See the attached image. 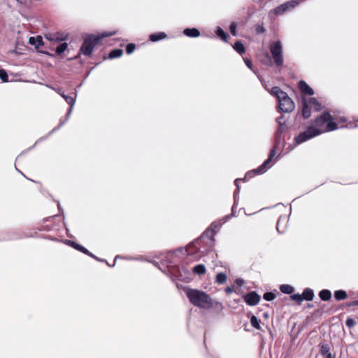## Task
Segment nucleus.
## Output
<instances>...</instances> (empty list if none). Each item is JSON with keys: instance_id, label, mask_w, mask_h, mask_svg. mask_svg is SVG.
Segmentation results:
<instances>
[{"instance_id": "nucleus-1", "label": "nucleus", "mask_w": 358, "mask_h": 358, "mask_svg": "<svg viewBox=\"0 0 358 358\" xmlns=\"http://www.w3.org/2000/svg\"><path fill=\"white\" fill-rule=\"evenodd\" d=\"M338 128V124L333 121V117L329 112H324L317 117L315 120L313 125L300 133L296 138V144H301L306 141L318 136L322 133L334 131Z\"/></svg>"}, {"instance_id": "nucleus-2", "label": "nucleus", "mask_w": 358, "mask_h": 358, "mask_svg": "<svg viewBox=\"0 0 358 358\" xmlns=\"http://www.w3.org/2000/svg\"><path fill=\"white\" fill-rule=\"evenodd\" d=\"M185 292L190 303L195 306L203 309L215 308L222 310L223 308L222 303L218 301L214 302L211 297L203 291L187 288L185 289Z\"/></svg>"}, {"instance_id": "nucleus-3", "label": "nucleus", "mask_w": 358, "mask_h": 358, "mask_svg": "<svg viewBox=\"0 0 358 358\" xmlns=\"http://www.w3.org/2000/svg\"><path fill=\"white\" fill-rule=\"evenodd\" d=\"M270 93L277 98L279 108L282 112L289 113L294 110L295 108L294 103L286 92L281 90L278 87H273Z\"/></svg>"}, {"instance_id": "nucleus-4", "label": "nucleus", "mask_w": 358, "mask_h": 358, "mask_svg": "<svg viewBox=\"0 0 358 358\" xmlns=\"http://www.w3.org/2000/svg\"><path fill=\"white\" fill-rule=\"evenodd\" d=\"M115 33H103L101 34V36L92 35L86 38L80 48V52L85 55H90L93 51L94 46L101 38L112 36Z\"/></svg>"}, {"instance_id": "nucleus-5", "label": "nucleus", "mask_w": 358, "mask_h": 358, "mask_svg": "<svg viewBox=\"0 0 358 358\" xmlns=\"http://www.w3.org/2000/svg\"><path fill=\"white\" fill-rule=\"evenodd\" d=\"M270 51L275 64L281 66L283 64L282 46L280 41L273 42L270 45Z\"/></svg>"}, {"instance_id": "nucleus-6", "label": "nucleus", "mask_w": 358, "mask_h": 358, "mask_svg": "<svg viewBox=\"0 0 358 358\" xmlns=\"http://www.w3.org/2000/svg\"><path fill=\"white\" fill-rule=\"evenodd\" d=\"M306 1V0H290L278 6L273 10H271L270 13H273L275 15L277 16L282 15L285 12L295 8L296 6Z\"/></svg>"}, {"instance_id": "nucleus-7", "label": "nucleus", "mask_w": 358, "mask_h": 358, "mask_svg": "<svg viewBox=\"0 0 358 358\" xmlns=\"http://www.w3.org/2000/svg\"><path fill=\"white\" fill-rule=\"evenodd\" d=\"M69 35L66 33H48L45 35V39L49 41L60 42L68 39Z\"/></svg>"}, {"instance_id": "nucleus-8", "label": "nucleus", "mask_w": 358, "mask_h": 358, "mask_svg": "<svg viewBox=\"0 0 358 358\" xmlns=\"http://www.w3.org/2000/svg\"><path fill=\"white\" fill-rule=\"evenodd\" d=\"M244 299L249 306H255L259 302L260 296L255 292H251L244 296Z\"/></svg>"}, {"instance_id": "nucleus-9", "label": "nucleus", "mask_w": 358, "mask_h": 358, "mask_svg": "<svg viewBox=\"0 0 358 358\" xmlns=\"http://www.w3.org/2000/svg\"><path fill=\"white\" fill-rule=\"evenodd\" d=\"M275 155V150L274 149L271 150L268 158L264 162V164L259 166L257 169L255 170V171L258 173H264L266 169L271 166L269 165L271 159Z\"/></svg>"}, {"instance_id": "nucleus-10", "label": "nucleus", "mask_w": 358, "mask_h": 358, "mask_svg": "<svg viewBox=\"0 0 358 358\" xmlns=\"http://www.w3.org/2000/svg\"><path fill=\"white\" fill-rule=\"evenodd\" d=\"M299 87L302 92L306 94L313 95L314 94L313 90L303 80L299 83Z\"/></svg>"}, {"instance_id": "nucleus-11", "label": "nucleus", "mask_w": 358, "mask_h": 358, "mask_svg": "<svg viewBox=\"0 0 358 358\" xmlns=\"http://www.w3.org/2000/svg\"><path fill=\"white\" fill-rule=\"evenodd\" d=\"M305 100L308 103L310 108H311L312 110L315 111L321 110L320 103L315 98H308Z\"/></svg>"}, {"instance_id": "nucleus-12", "label": "nucleus", "mask_w": 358, "mask_h": 358, "mask_svg": "<svg viewBox=\"0 0 358 358\" xmlns=\"http://www.w3.org/2000/svg\"><path fill=\"white\" fill-rule=\"evenodd\" d=\"M29 43L31 45H34L36 48H39L43 45V38L41 36H38L37 37H30Z\"/></svg>"}, {"instance_id": "nucleus-13", "label": "nucleus", "mask_w": 358, "mask_h": 358, "mask_svg": "<svg viewBox=\"0 0 358 358\" xmlns=\"http://www.w3.org/2000/svg\"><path fill=\"white\" fill-rule=\"evenodd\" d=\"M311 108H310L308 103L306 101L303 100V108H302V115L304 118H308L311 115Z\"/></svg>"}, {"instance_id": "nucleus-14", "label": "nucleus", "mask_w": 358, "mask_h": 358, "mask_svg": "<svg viewBox=\"0 0 358 358\" xmlns=\"http://www.w3.org/2000/svg\"><path fill=\"white\" fill-rule=\"evenodd\" d=\"M184 34L189 37H198L200 35L199 31L196 28L185 29Z\"/></svg>"}, {"instance_id": "nucleus-15", "label": "nucleus", "mask_w": 358, "mask_h": 358, "mask_svg": "<svg viewBox=\"0 0 358 358\" xmlns=\"http://www.w3.org/2000/svg\"><path fill=\"white\" fill-rule=\"evenodd\" d=\"M319 296L322 301H329L331 297V293L328 289H323L319 293Z\"/></svg>"}, {"instance_id": "nucleus-16", "label": "nucleus", "mask_w": 358, "mask_h": 358, "mask_svg": "<svg viewBox=\"0 0 358 358\" xmlns=\"http://www.w3.org/2000/svg\"><path fill=\"white\" fill-rule=\"evenodd\" d=\"M302 296L303 299L307 301H311L314 297L313 291L310 289H306L303 292Z\"/></svg>"}, {"instance_id": "nucleus-17", "label": "nucleus", "mask_w": 358, "mask_h": 358, "mask_svg": "<svg viewBox=\"0 0 358 358\" xmlns=\"http://www.w3.org/2000/svg\"><path fill=\"white\" fill-rule=\"evenodd\" d=\"M334 297L337 300H343L348 297V294L344 290H337L334 292Z\"/></svg>"}, {"instance_id": "nucleus-18", "label": "nucleus", "mask_w": 358, "mask_h": 358, "mask_svg": "<svg viewBox=\"0 0 358 358\" xmlns=\"http://www.w3.org/2000/svg\"><path fill=\"white\" fill-rule=\"evenodd\" d=\"M166 36V35L165 33L160 32V33H157V34H151L150 36V39L152 41L155 42V41H159L161 39H163Z\"/></svg>"}, {"instance_id": "nucleus-19", "label": "nucleus", "mask_w": 358, "mask_h": 358, "mask_svg": "<svg viewBox=\"0 0 358 358\" xmlns=\"http://www.w3.org/2000/svg\"><path fill=\"white\" fill-rule=\"evenodd\" d=\"M193 271L198 275H203L206 273V270L203 264H198L194 267Z\"/></svg>"}, {"instance_id": "nucleus-20", "label": "nucleus", "mask_w": 358, "mask_h": 358, "mask_svg": "<svg viewBox=\"0 0 358 358\" xmlns=\"http://www.w3.org/2000/svg\"><path fill=\"white\" fill-rule=\"evenodd\" d=\"M234 50L239 54L245 52V46L241 41H236L234 45Z\"/></svg>"}, {"instance_id": "nucleus-21", "label": "nucleus", "mask_w": 358, "mask_h": 358, "mask_svg": "<svg viewBox=\"0 0 358 358\" xmlns=\"http://www.w3.org/2000/svg\"><path fill=\"white\" fill-rule=\"evenodd\" d=\"M122 53H123L122 50H121V49H115V50H112L110 52L109 57L110 59L120 57L122 56Z\"/></svg>"}, {"instance_id": "nucleus-22", "label": "nucleus", "mask_w": 358, "mask_h": 358, "mask_svg": "<svg viewBox=\"0 0 358 358\" xmlns=\"http://www.w3.org/2000/svg\"><path fill=\"white\" fill-rule=\"evenodd\" d=\"M72 245L73 246V248H75L76 249L83 252V253L93 257V255L86 248H85L83 246H82V245H79L78 243H76L74 242H72Z\"/></svg>"}, {"instance_id": "nucleus-23", "label": "nucleus", "mask_w": 358, "mask_h": 358, "mask_svg": "<svg viewBox=\"0 0 358 358\" xmlns=\"http://www.w3.org/2000/svg\"><path fill=\"white\" fill-rule=\"evenodd\" d=\"M280 289L285 294H292L294 292V288L288 285H282L280 286Z\"/></svg>"}, {"instance_id": "nucleus-24", "label": "nucleus", "mask_w": 358, "mask_h": 358, "mask_svg": "<svg viewBox=\"0 0 358 358\" xmlns=\"http://www.w3.org/2000/svg\"><path fill=\"white\" fill-rule=\"evenodd\" d=\"M227 280V275L224 273H219L216 275V282L218 284H224Z\"/></svg>"}, {"instance_id": "nucleus-25", "label": "nucleus", "mask_w": 358, "mask_h": 358, "mask_svg": "<svg viewBox=\"0 0 358 358\" xmlns=\"http://www.w3.org/2000/svg\"><path fill=\"white\" fill-rule=\"evenodd\" d=\"M250 323H251V325L255 327V329H261V327H260V321L257 319V317H255V315H252L250 318Z\"/></svg>"}, {"instance_id": "nucleus-26", "label": "nucleus", "mask_w": 358, "mask_h": 358, "mask_svg": "<svg viewBox=\"0 0 358 358\" xmlns=\"http://www.w3.org/2000/svg\"><path fill=\"white\" fill-rule=\"evenodd\" d=\"M68 44L66 43H63L57 46L56 48V53L57 55H61L63 53L67 48Z\"/></svg>"}, {"instance_id": "nucleus-27", "label": "nucleus", "mask_w": 358, "mask_h": 358, "mask_svg": "<svg viewBox=\"0 0 358 358\" xmlns=\"http://www.w3.org/2000/svg\"><path fill=\"white\" fill-rule=\"evenodd\" d=\"M0 78L4 83L8 81V74L4 69H0Z\"/></svg>"}, {"instance_id": "nucleus-28", "label": "nucleus", "mask_w": 358, "mask_h": 358, "mask_svg": "<svg viewBox=\"0 0 358 358\" xmlns=\"http://www.w3.org/2000/svg\"><path fill=\"white\" fill-rule=\"evenodd\" d=\"M217 36H219L220 38H222L224 41H227V34L220 28L219 27L217 29L216 31Z\"/></svg>"}, {"instance_id": "nucleus-29", "label": "nucleus", "mask_w": 358, "mask_h": 358, "mask_svg": "<svg viewBox=\"0 0 358 358\" xmlns=\"http://www.w3.org/2000/svg\"><path fill=\"white\" fill-rule=\"evenodd\" d=\"M264 299L268 301H272L275 298V295L272 292H266L264 294Z\"/></svg>"}, {"instance_id": "nucleus-30", "label": "nucleus", "mask_w": 358, "mask_h": 358, "mask_svg": "<svg viewBox=\"0 0 358 358\" xmlns=\"http://www.w3.org/2000/svg\"><path fill=\"white\" fill-rule=\"evenodd\" d=\"M64 99L66 101L68 104H69L71 107L73 106L75 103V97H73L71 96H64Z\"/></svg>"}, {"instance_id": "nucleus-31", "label": "nucleus", "mask_w": 358, "mask_h": 358, "mask_svg": "<svg viewBox=\"0 0 358 358\" xmlns=\"http://www.w3.org/2000/svg\"><path fill=\"white\" fill-rule=\"evenodd\" d=\"M329 352V347L328 345H322L320 348V353L325 355Z\"/></svg>"}, {"instance_id": "nucleus-32", "label": "nucleus", "mask_w": 358, "mask_h": 358, "mask_svg": "<svg viewBox=\"0 0 358 358\" xmlns=\"http://www.w3.org/2000/svg\"><path fill=\"white\" fill-rule=\"evenodd\" d=\"M135 50V45L133 43H129L126 47V52L127 54L132 53Z\"/></svg>"}, {"instance_id": "nucleus-33", "label": "nucleus", "mask_w": 358, "mask_h": 358, "mask_svg": "<svg viewBox=\"0 0 358 358\" xmlns=\"http://www.w3.org/2000/svg\"><path fill=\"white\" fill-rule=\"evenodd\" d=\"M291 298L294 301H296L300 303L303 300V296L301 294H296L291 296Z\"/></svg>"}, {"instance_id": "nucleus-34", "label": "nucleus", "mask_w": 358, "mask_h": 358, "mask_svg": "<svg viewBox=\"0 0 358 358\" xmlns=\"http://www.w3.org/2000/svg\"><path fill=\"white\" fill-rule=\"evenodd\" d=\"M345 324L348 327L352 328L356 324V322L352 318H348L345 322Z\"/></svg>"}, {"instance_id": "nucleus-35", "label": "nucleus", "mask_w": 358, "mask_h": 358, "mask_svg": "<svg viewBox=\"0 0 358 358\" xmlns=\"http://www.w3.org/2000/svg\"><path fill=\"white\" fill-rule=\"evenodd\" d=\"M236 28L237 24L235 22L231 23L230 25V31L232 35L236 36Z\"/></svg>"}, {"instance_id": "nucleus-36", "label": "nucleus", "mask_w": 358, "mask_h": 358, "mask_svg": "<svg viewBox=\"0 0 358 358\" xmlns=\"http://www.w3.org/2000/svg\"><path fill=\"white\" fill-rule=\"evenodd\" d=\"M337 121H338V124H342L340 127H344V123L346 122V118L344 117H339L338 119H337Z\"/></svg>"}, {"instance_id": "nucleus-37", "label": "nucleus", "mask_w": 358, "mask_h": 358, "mask_svg": "<svg viewBox=\"0 0 358 358\" xmlns=\"http://www.w3.org/2000/svg\"><path fill=\"white\" fill-rule=\"evenodd\" d=\"M244 62L246 64V66L250 69H252V61L249 59H244Z\"/></svg>"}, {"instance_id": "nucleus-38", "label": "nucleus", "mask_w": 358, "mask_h": 358, "mask_svg": "<svg viewBox=\"0 0 358 358\" xmlns=\"http://www.w3.org/2000/svg\"><path fill=\"white\" fill-rule=\"evenodd\" d=\"M257 31L258 33H264L265 31V29L264 28L263 26H259L257 28Z\"/></svg>"}, {"instance_id": "nucleus-39", "label": "nucleus", "mask_w": 358, "mask_h": 358, "mask_svg": "<svg viewBox=\"0 0 358 358\" xmlns=\"http://www.w3.org/2000/svg\"><path fill=\"white\" fill-rule=\"evenodd\" d=\"M326 358H335V356H334L331 352L327 353Z\"/></svg>"}, {"instance_id": "nucleus-40", "label": "nucleus", "mask_w": 358, "mask_h": 358, "mask_svg": "<svg viewBox=\"0 0 358 358\" xmlns=\"http://www.w3.org/2000/svg\"><path fill=\"white\" fill-rule=\"evenodd\" d=\"M193 247V245H189L187 249V252H190L191 248Z\"/></svg>"}, {"instance_id": "nucleus-41", "label": "nucleus", "mask_w": 358, "mask_h": 358, "mask_svg": "<svg viewBox=\"0 0 358 358\" xmlns=\"http://www.w3.org/2000/svg\"><path fill=\"white\" fill-rule=\"evenodd\" d=\"M55 91L60 95V94L62 92L60 89H57Z\"/></svg>"}, {"instance_id": "nucleus-42", "label": "nucleus", "mask_w": 358, "mask_h": 358, "mask_svg": "<svg viewBox=\"0 0 358 358\" xmlns=\"http://www.w3.org/2000/svg\"><path fill=\"white\" fill-rule=\"evenodd\" d=\"M226 291L228 292H232V289L230 288V287H227Z\"/></svg>"}, {"instance_id": "nucleus-43", "label": "nucleus", "mask_w": 358, "mask_h": 358, "mask_svg": "<svg viewBox=\"0 0 358 358\" xmlns=\"http://www.w3.org/2000/svg\"><path fill=\"white\" fill-rule=\"evenodd\" d=\"M282 117H281L278 119V122L279 124H281V122H280L281 120L280 119H282Z\"/></svg>"}, {"instance_id": "nucleus-44", "label": "nucleus", "mask_w": 358, "mask_h": 358, "mask_svg": "<svg viewBox=\"0 0 358 358\" xmlns=\"http://www.w3.org/2000/svg\"><path fill=\"white\" fill-rule=\"evenodd\" d=\"M266 57H268V59H269V61H271L270 56H269V55H268V53H267V55H266Z\"/></svg>"}, {"instance_id": "nucleus-45", "label": "nucleus", "mask_w": 358, "mask_h": 358, "mask_svg": "<svg viewBox=\"0 0 358 358\" xmlns=\"http://www.w3.org/2000/svg\"><path fill=\"white\" fill-rule=\"evenodd\" d=\"M238 180H239L238 179H236V180H235V183H236V185L237 186H238Z\"/></svg>"}, {"instance_id": "nucleus-46", "label": "nucleus", "mask_w": 358, "mask_h": 358, "mask_svg": "<svg viewBox=\"0 0 358 358\" xmlns=\"http://www.w3.org/2000/svg\"><path fill=\"white\" fill-rule=\"evenodd\" d=\"M60 95L64 98V96H66L63 92L60 94Z\"/></svg>"}, {"instance_id": "nucleus-47", "label": "nucleus", "mask_w": 358, "mask_h": 358, "mask_svg": "<svg viewBox=\"0 0 358 358\" xmlns=\"http://www.w3.org/2000/svg\"><path fill=\"white\" fill-rule=\"evenodd\" d=\"M355 303H356V304H358V301H357Z\"/></svg>"}]
</instances>
